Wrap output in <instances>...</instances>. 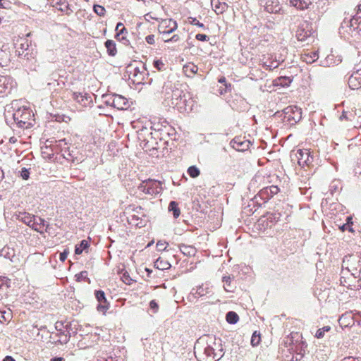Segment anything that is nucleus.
Wrapping results in <instances>:
<instances>
[{
    "label": "nucleus",
    "mask_w": 361,
    "mask_h": 361,
    "mask_svg": "<svg viewBox=\"0 0 361 361\" xmlns=\"http://www.w3.org/2000/svg\"><path fill=\"white\" fill-rule=\"evenodd\" d=\"M230 145L236 151L245 152L250 148L251 142L247 140L236 137L231 141Z\"/></svg>",
    "instance_id": "9b49d317"
},
{
    "label": "nucleus",
    "mask_w": 361,
    "mask_h": 361,
    "mask_svg": "<svg viewBox=\"0 0 361 361\" xmlns=\"http://www.w3.org/2000/svg\"><path fill=\"white\" fill-rule=\"evenodd\" d=\"M284 344L288 348V350L294 353L295 361H300L302 359L307 345L305 341H302V334L298 332L291 333L286 338Z\"/></svg>",
    "instance_id": "f03ea898"
},
{
    "label": "nucleus",
    "mask_w": 361,
    "mask_h": 361,
    "mask_svg": "<svg viewBox=\"0 0 361 361\" xmlns=\"http://www.w3.org/2000/svg\"><path fill=\"white\" fill-rule=\"evenodd\" d=\"M309 36L310 35L307 33V32L305 31L304 30H298L296 32V37L299 41H305Z\"/></svg>",
    "instance_id": "603ef678"
},
{
    "label": "nucleus",
    "mask_w": 361,
    "mask_h": 361,
    "mask_svg": "<svg viewBox=\"0 0 361 361\" xmlns=\"http://www.w3.org/2000/svg\"><path fill=\"white\" fill-rule=\"evenodd\" d=\"M290 5L298 10L304 11L310 8L312 2L306 0H290Z\"/></svg>",
    "instance_id": "b1692460"
},
{
    "label": "nucleus",
    "mask_w": 361,
    "mask_h": 361,
    "mask_svg": "<svg viewBox=\"0 0 361 361\" xmlns=\"http://www.w3.org/2000/svg\"><path fill=\"white\" fill-rule=\"evenodd\" d=\"M93 10L94 13H97L99 16H104L106 13L105 8L100 5H94Z\"/></svg>",
    "instance_id": "864d4df0"
},
{
    "label": "nucleus",
    "mask_w": 361,
    "mask_h": 361,
    "mask_svg": "<svg viewBox=\"0 0 361 361\" xmlns=\"http://www.w3.org/2000/svg\"><path fill=\"white\" fill-rule=\"evenodd\" d=\"M341 189V183L338 180H334L329 185V192L331 195H334L335 193L338 192Z\"/></svg>",
    "instance_id": "f704fd0d"
},
{
    "label": "nucleus",
    "mask_w": 361,
    "mask_h": 361,
    "mask_svg": "<svg viewBox=\"0 0 361 361\" xmlns=\"http://www.w3.org/2000/svg\"><path fill=\"white\" fill-rule=\"evenodd\" d=\"M15 255L14 249L8 246L4 247L0 251V256L9 259L11 262H13V258Z\"/></svg>",
    "instance_id": "bb28decb"
},
{
    "label": "nucleus",
    "mask_w": 361,
    "mask_h": 361,
    "mask_svg": "<svg viewBox=\"0 0 361 361\" xmlns=\"http://www.w3.org/2000/svg\"><path fill=\"white\" fill-rule=\"evenodd\" d=\"M279 191L280 189L277 185H271L270 186L264 187L259 191L256 196H255L252 201L254 203H257L259 207H261L262 204L267 202Z\"/></svg>",
    "instance_id": "39448f33"
},
{
    "label": "nucleus",
    "mask_w": 361,
    "mask_h": 361,
    "mask_svg": "<svg viewBox=\"0 0 361 361\" xmlns=\"http://www.w3.org/2000/svg\"><path fill=\"white\" fill-rule=\"evenodd\" d=\"M349 24H350V20H343V21L341 24L340 29L343 30L344 31L349 33V30H349Z\"/></svg>",
    "instance_id": "0e129e2a"
},
{
    "label": "nucleus",
    "mask_w": 361,
    "mask_h": 361,
    "mask_svg": "<svg viewBox=\"0 0 361 361\" xmlns=\"http://www.w3.org/2000/svg\"><path fill=\"white\" fill-rule=\"evenodd\" d=\"M94 295L98 302H106V300L105 293L102 290H96L94 291Z\"/></svg>",
    "instance_id": "8fccbe9b"
},
{
    "label": "nucleus",
    "mask_w": 361,
    "mask_h": 361,
    "mask_svg": "<svg viewBox=\"0 0 361 361\" xmlns=\"http://www.w3.org/2000/svg\"><path fill=\"white\" fill-rule=\"evenodd\" d=\"M16 54L18 56L22 57L27 61H31L35 57V54H34L32 51L30 52V50L26 52H25V51H20V50H16Z\"/></svg>",
    "instance_id": "4c0bfd02"
},
{
    "label": "nucleus",
    "mask_w": 361,
    "mask_h": 361,
    "mask_svg": "<svg viewBox=\"0 0 361 361\" xmlns=\"http://www.w3.org/2000/svg\"><path fill=\"white\" fill-rule=\"evenodd\" d=\"M346 266L348 271H355L352 274L357 278L361 273V252L346 255L343 259V268Z\"/></svg>",
    "instance_id": "20e7f679"
},
{
    "label": "nucleus",
    "mask_w": 361,
    "mask_h": 361,
    "mask_svg": "<svg viewBox=\"0 0 361 361\" xmlns=\"http://www.w3.org/2000/svg\"><path fill=\"white\" fill-rule=\"evenodd\" d=\"M16 50H20V51H25V52L29 51V44L27 41L25 40L23 43H21L20 47Z\"/></svg>",
    "instance_id": "69168bd1"
},
{
    "label": "nucleus",
    "mask_w": 361,
    "mask_h": 361,
    "mask_svg": "<svg viewBox=\"0 0 361 361\" xmlns=\"http://www.w3.org/2000/svg\"><path fill=\"white\" fill-rule=\"evenodd\" d=\"M122 281L127 285L132 283L133 279L130 277L129 274L127 271H125L121 276Z\"/></svg>",
    "instance_id": "4d7b16f0"
},
{
    "label": "nucleus",
    "mask_w": 361,
    "mask_h": 361,
    "mask_svg": "<svg viewBox=\"0 0 361 361\" xmlns=\"http://www.w3.org/2000/svg\"><path fill=\"white\" fill-rule=\"evenodd\" d=\"M68 254H69V250H68V249H65V250H64L62 252H61V253H60V255H59V259H60V261H61V262H64V261L66 259V258H67V257H68Z\"/></svg>",
    "instance_id": "338daca9"
},
{
    "label": "nucleus",
    "mask_w": 361,
    "mask_h": 361,
    "mask_svg": "<svg viewBox=\"0 0 361 361\" xmlns=\"http://www.w3.org/2000/svg\"><path fill=\"white\" fill-rule=\"evenodd\" d=\"M154 268L158 269L159 270H166L171 267V264L168 261L164 260L161 257H159L154 262Z\"/></svg>",
    "instance_id": "c756f323"
},
{
    "label": "nucleus",
    "mask_w": 361,
    "mask_h": 361,
    "mask_svg": "<svg viewBox=\"0 0 361 361\" xmlns=\"http://www.w3.org/2000/svg\"><path fill=\"white\" fill-rule=\"evenodd\" d=\"M353 223L351 221V218L350 217H348L347 218V223L346 224H343L342 226H340V229L342 231H348L350 232H354V230L353 228Z\"/></svg>",
    "instance_id": "c03bdc74"
},
{
    "label": "nucleus",
    "mask_w": 361,
    "mask_h": 361,
    "mask_svg": "<svg viewBox=\"0 0 361 361\" xmlns=\"http://www.w3.org/2000/svg\"><path fill=\"white\" fill-rule=\"evenodd\" d=\"M331 330L330 326H324L322 328L319 329L315 334V337L317 338H322L324 336L325 332H328Z\"/></svg>",
    "instance_id": "49530a36"
},
{
    "label": "nucleus",
    "mask_w": 361,
    "mask_h": 361,
    "mask_svg": "<svg viewBox=\"0 0 361 361\" xmlns=\"http://www.w3.org/2000/svg\"><path fill=\"white\" fill-rule=\"evenodd\" d=\"M146 71L144 65H141V68L134 66L132 63L128 65L126 67V73L128 75V80L135 85L144 83Z\"/></svg>",
    "instance_id": "423d86ee"
},
{
    "label": "nucleus",
    "mask_w": 361,
    "mask_h": 361,
    "mask_svg": "<svg viewBox=\"0 0 361 361\" xmlns=\"http://www.w3.org/2000/svg\"><path fill=\"white\" fill-rule=\"evenodd\" d=\"M329 5V0H319L315 4L314 11L317 13L318 16H321L324 13Z\"/></svg>",
    "instance_id": "a878e982"
},
{
    "label": "nucleus",
    "mask_w": 361,
    "mask_h": 361,
    "mask_svg": "<svg viewBox=\"0 0 361 361\" xmlns=\"http://www.w3.org/2000/svg\"><path fill=\"white\" fill-rule=\"evenodd\" d=\"M90 246L89 241L87 240H82L80 241L79 244L75 245V254L80 255L82 252L87 250Z\"/></svg>",
    "instance_id": "473e14b6"
},
{
    "label": "nucleus",
    "mask_w": 361,
    "mask_h": 361,
    "mask_svg": "<svg viewBox=\"0 0 361 361\" xmlns=\"http://www.w3.org/2000/svg\"><path fill=\"white\" fill-rule=\"evenodd\" d=\"M76 281L78 282H80L82 281H85L90 279L87 278V272L86 271H82L80 273L77 274L75 275Z\"/></svg>",
    "instance_id": "5fc2aeb1"
},
{
    "label": "nucleus",
    "mask_w": 361,
    "mask_h": 361,
    "mask_svg": "<svg viewBox=\"0 0 361 361\" xmlns=\"http://www.w3.org/2000/svg\"><path fill=\"white\" fill-rule=\"evenodd\" d=\"M16 219L30 227L33 228L35 231H39L37 228H35V216L25 212H18L16 214Z\"/></svg>",
    "instance_id": "f8f14e48"
},
{
    "label": "nucleus",
    "mask_w": 361,
    "mask_h": 361,
    "mask_svg": "<svg viewBox=\"0 0 361 361\" xmlns=\"http://www.w3.org/2000/svg\"><path fill=\"white\" fill-rule=\"evenodd\" d=\"M233 279L234 277L230 275L224 276L222 277V281L224 283V289L225 291L229 293H233L235 291L236 286L233 282Z\"/></svg>",
    "instance_id": "412c9836"
},
{
    "label": "nucleus",
    "mask_w": 361,
    "mask_h": 361,
    "mask_svg": "<svg viewBox=\"0 0 361 361\" xmlns=\"http://www.w3.org/2000/svg\"><path fill=\"white\" fill-rule=\"evenodd\" d=\"M293 80L290 77L281 76L276 79V85L281 87H288L292 82Z\"/></svg>",
    "instance_id": "58836bf2"
},
{
    "label": "nucleus",
    "mask_w": 361,
    "mask_h": 361,
    "mask_svg": "<svg viewBox=\"0 0 361 361\" xmlns=\"http://www.w3.org/2000/svg\"><path fill=\"white\" fill-rule=\"evenodd\" d=\"M352 117H354L352 113H348L347 111H343L339 118L341 121H351Z\"/></svg>",
    "instance_id": "bf43d9fd"
},
{
    "label": "nucleus",
    "mask_w": 361,
    "mask_h": 361,
    "mask_svg": "<svg viewBox=\"0 0 361 361\" xmlns=\"http://www.w3.org/2000/svg\"><path fill=\"white\" fill-rule=\"evenodd\" d=\"M73 98L78 103L85 106L87 102L89 103L92 101L91 97L88 94H82L81 92H74Z\"/></svg>",
    "instance_id": "393cba45"
},
{
    "label": "nucleus",
    "mask_w": 361,
    "mask_h": 361,
    "mask_svg": "<svg viewBox=\"0 0 361 361\" xmlns=\"http://www.w3.org/2000/svg\"><path fill=\"white\" fill-rule=\"evenodd\" d=\"M116 31L117 32L116 35V38L117 39H119L120 35H123L124 33L127 32L126 28L124 27L123 24L121 22L117 23L116 27Z\"/></svg>",
    "instance_id": "a19ab883"
},
{
    "label": "nucleus",
    "mask_w": 361,
    "mask_h": 361,
    "mask_svg": "<svg viewBox=\"0 0 361 361\" xmlns=\"http://www.w3.org/2000/svg\"><path fill=\"white\" fill-rule=\"evenodd\" d=\"M226 319L228 324H235L239 320V317L235 312L229 311L226 314Z\"/></svg>",
    "instance_id": "c9c22d12"
},
{
    "label": "nucleus",
    "mask_w": 361,
    "mask_h": 361,
    "mask_svg": "<svg viewBox=\"0 0 361 361\" xmlns=\"http://www.w3.org/2000/svg\"><path fill=\"white\" fill-rule=\"evenodd\" d=\"M266 11L270 13H277L281 10L279 0H267L264 5Z\"/></svg>",
    "instance_id": "f3484780"
},
{
    "label": "nucleus",
    "mask_w": 361,
    "mask_h": 361,
    "mask_svg": "<svg viewBox=\"0 0 361 361\" xmlns=\"http://www.w3.org/2000/svg\"><path fill=\"white\" fill-rule=\"evenodd\" d=\"M153 66L155 68H157L158 71H162L164 63L162 62L160 59L154 60L153 62Z\"/></svg>",
    "instance_id": "e2e57ef3"
},
{
    "label": "nucleus",
    "mask_w": 361,
    "mask_h": 361,
    "mask_svg": "<svg viewBox=\"0 0 361 361\" xmlns=\"http://www.w3.org/2000/svg\"><path fill=\"white\" fill-rule=\"evenodd\" d=\"M359 18L354 16L352 18L350 19V24H349V33L353 32V31L358 30L357 32H360L361 31L360 25H361V20L358 22Z\"/></svg>",
    "instance_id": "2f4dec72"
},
{
    "label": "nucleus",
    "mask_w": 361,
    "mask_h": 361,
    "mask_svg": "<svg viewBox=\"0 0 361 361\" xmlns=\"http://www.w3.org/2000/svg\"><path fill=\"white\" fill-rule=\"evenodd\" d=\"M168 209L169 212H172L173 216L175 219H177L178 217H179V216L180 214V211L178 207V204L176 201L170 202V203L169 204Z\"/></svg>",
    "instance_id": "72a5a7b5"
},
{
    "label": "nucleus",
    "mask_w": 361,
    "mask_h": 361,
    "mask_svg": "<svg viewBox=\"0 0 361 361\" xmlns=\"http://www.w3.org/2000/svg\"><path fill=\"white\" fill-rule=\"evenodd\" d=\"M348 85L352 90H358L361 87V71H354L348 78Z\"/></svg>",
    "instance_id": "ddd939ff"
},
{
    "label": "nucleus",
    "mask_w": 361,
    "mask_h": 361,
    "mask_svg": "<svg viewBox=\"0 0 361 361\" xmlns=\"http://www.w3.org/2000/svg\"><path fill=\"white\" fill-rule=\"evenodd\" d=\"M195 38L196 39L202 42H206L209 40V37L205 34H197Z\"/></svg>",
    "instance_id": "774afa93"
},
{
    "label": "nucleus",
    "mask_w": 361,
    "mask_h": 361,
    "mask_svg": "<svg viewBox=\"0 0 361 361\" xmlns=\"http://www.w3.org/2000/svg\"><path fill=\"white\" fill-rule=\"evenodd\" d=\"M149 307L153 313H157L159 310V305L155 300L149 302Z\"/></svg>",
    "instance_id": "680f3d73"
},
{
    "label": "nucleus",
    "mask_w": 361,
    "mask_h": 361,
    "mask_svg": "<svg viewBox=\"0 0 361 361\" xmlns=\"http://www.w3.org/2000/svg\"><path fill=\"white\" fill-rule=\"evenodd\" d=\"M342 61V58L341 56H334V54H331L328 55L324 60H322L320 61V65L324 67H330V66H334Z\"/></svg>",
    "instance_id": "dca6fc26"
},
{
    "label": "nucleus",
    "mask_w": 361,
    "mask_h": 361,
    "mask_svg": "<svg viewBox=\"0 0 361 361\" xmlns=\"http://www.w3.org/2000/svg\"><path fill=\"white\" fill-rule=\"evenodd\" d=\"M318 58L319 55L317 51H311L303 56V61L307 63H312L318 59Z\"/></svg>",
    "instance_id": "e433bc0d"
},
{
    "label": "nucleus",
    "mask_w": 361,
    "mask_h": 361,
    "mask_svg": "<svg viewBox=\"0 0 361 361\" xmlns=\"http://www.w3.org/2000/svg\"><path fill=\"white\" fill-rule=\"evenodd\" d=\"M146 194L147 195H157L161 193L163 190L161 183L157 180L149 178L146 180Z\"/></svg>",
    "instance_id": "9d476101"
},
{
    "label": "nucleus",
    "mask_w": 361,
    "mask_h": 361,
    "mask_svg": "<svg viewBox=\"0 0 361 361\" xmlns=\"http://www.w3.org/2000/svg\"><path fill=\"white\" fill-rule=\"evenodd\" d=\"M261 341V337L259 333H257V331H254V333L252 335L251 337V345L255 347L257 346Z\"/></svg>",
    "instance_id": "a18cd8bd"
},
{
    "label": "nucleus",
    "mask_w": 361,
    "mask_h": 361,
    "mask_svg": "<svg viewBox=\"0 0 361 361\" xmlns=\"http://www.w3.org/2000/svg\"><path fill=\"white\" fill-rule=\"evenodd\" d=\"M109 303L107 302V300H106V302H99V304L97 306V311L102 312L103 314H104L107 311V310H109Z\"/></svg>",
    "instance_id": "de8ad7c7"
},
{
    "label": "nucleus",
    "mask_w": 361,
    "mask_h": 361,
    "mask_svg": "<svg viewBox=\"0 0 361 361\" xmlns=\"http://www.w3.org/2000/svg\"><path fill=\"white\" fill-rule=\"evenodd\" d=\"M213 344L214 345V354L212 357H214V361H219L224 354L221 339L219 338L216 341V339L214 338Z\"/></svg>",
    "instance_id": "4be33fe9"
},
{
    "label": "nucleus",
    "mask_w": 361,
    "mask_h": 361,
    "mask_svg": "<svg viewBox=\"0 0 361 361\" xmlns=\"http://www.w3.org/2000/svg\"><path fill=\"white\" fill-rule=\"evenodd\" d=\"M11 61V53L6 47L0 48V66H6Z\"/></svg>",
    "instance_id": "aec40b11"
},
{
    "label": "nucleus",
    "mask_w": 361,
    "mask_h": 361,
    "mask_svg": "<svg viewBox=\"0 0 361 361\" xmlns=\"http://www.w3.org/2000/svg\"><path fill=\"white\" fill-rule=\"evenodd\" d=\"M295 157L297 159L298 165L301 167H310L314 161V157L312 154H311L310 149H298Z\"/></svg>",
    "instance_id": "6e6552de"
},
{
    "label": "nucleus",
    "mask_w": 361,
    "mask_h": 361,
    "mask_svg": "<svg viewBox=\"0 0 361 361\" xmlns=\"http://www.w3.org/2000/svg\"><path fill=\"white\" fill-rule=\"evenodd\" d=\"M130 102L126 97L116 94V95L114 97L113 107L118 110H127L130 108Z\"/></svg>",
    "instance_id": "2eb2a0df"
},
{
    "label": "nucleus",
    "mask_w": 361,
    "mask_h": 361,
    "mask_svg": "<svg viewBox=\"0 0 361 361\" xmlns=\"http://www.w3.org/2000/svg\"><path fill=\"white\" fill-rule=\"evenodd\" d=\"M178 28V24L172 18L163 20L159 25L158 30L161 34H171Z\"/></svg>",
    "instance_id": "1a4fd4ad"
},
{
    "label": "nucleus",
    "mask_w": 361,
    "mask_h": 361,
    "mask_svg": "<svg viewBox=\"0 0 361 361\" xmlns=\"http://www.w3.org/2000/svg\"><path fill=\"white\" fill-rule=\"evenodd\" d=\"M33 115L30 109L20 108L13 114V119L18 128H29L32 126Z\"/></svg>",
    "instance_id": "7ed1b4c3"
},
{
    "label": "nucleus",
    "mask_w": 361,
    "mask_h": 361,
    "mask_svg": "<svg viewBox=\"0 0 361 361\" xmlns=\"http://www.w3.org/2000/svg\"><path fill=\"white\" fill-rule=\"evenodd\" d=\"M278 66H279V63L276 61H271L269 64L267 63V62H264L263 64V67L266 70H269V71L275 69Z\"/></svg>",
    "instance_id": "6e6d98bb"
},
{
    "label": "nucleus",
    "mask_w": 361,
    "mask_h": 361,
    "mask_svg": "<svg viewBox=\"0 0 361 361\" xmlns=\"http://www.w3.org/2000/svg\"><path fill=\"white\" fill-rule=\"evenodd\" d=\"M56 336H59V338L57 339L56 341H53V343H54L55 345H63L66 344L69 341L71 338V333L68 332V334H65L64 331H61L60 333L57 334Z\"/></svg>",
    "instance_id": "cd10ccee"
},
{
    "label": "nucleus",
    "mask_w": 361,
    "mask_h": 361,
    "mask_svg": "<svg viewBox=\"0 0 361 361\" xmlns=\"http://www.w3.org/2000/svg\"><path fill=\"white\" fill-rule=\"evenodd\" d=\"M107 53L111 56H114L117 53L116 43L114 40L107 39L104 43Z\"/></svg>",
    "instance_id": "c85d7f7f"
},
{
    "label": "nucleus",
    "mask_w": 361,
    "mask_h": 361,
    "mask_svg": "<svg viewBox=\"0 0 361 361\" xmlns=\"http://www.w3.org/2000/svg\"><path fill=\"white\" fill-rule=\"evenodd\" d=\"M180 250L186 256H195L197 252L196 249L193 246L184 244L180 245Z\"/></svg>",
    "instance_id": "7c9ffc66"
},
{
    "label": "nucleus",
    "mask_w": 361,
    "mask_h": 361,
    "mask_svg": "<svg viewBox=\"0 0 361 361\" xmlns=\"http://www.w3.org/2000/svg\"><path fill=\"white\" fill-rule=\"evenodd\" d=\"M169 243L166 241L159 240L157 243V248L158 251H164L166 249Z\"/></svg>",
    "instance_id": "052dcab7"
},
{
    "label": "nucleus",
    "mask_w": 361,
    "mask_h": 361,
    "mask_svg": "<svg viewBox=\"0 0 361 361\" xmlns=\"http://www.w3.org/2000/svg\"><path fill=\"white\" fill-rule=\"evenodd\" d=\"M116 95V94H104L102 96L103 99H104V103L108 105L113 106H114V97Z\"/></svg>",
    "instance_id": "37998d69"
},
{
    "label": "nucleus",
    "mask_w": 361,
    "mask_h": 361,
    "mask_svg": "<svg viewBox=\"0 0 361 361\" xmlns=\"http://www.w3.org/2000/svg\"><path fill=\"white\" fill-rule=\"evenodd\" d=\"M214 354V344L207 343V346L204 348V351L200 361H214L212 356Z\"/></svg>",
    "instance_id": "a211bd4d"
},
{
    "label": "nucleus",
    "mask_w": 361,
    "mask_h": 361,
    "mask_svg": "<svg viewBox=\"0 0 361 361\" xmlns=\"http://www.w3.org/2000/svg\"><path fill=\"white\" fill-rule=\"evenodd\" d=\"M188 22H189L190 24L193 25H196L198 27L202 28L204 30L207 29L206 27V26L202 23H200L199 20H197L196 18L189 17L188 18Z\"/></svg>",
    "instance_id": "09e8293b"
},
{
    "label": "nucleus",
    "mask_w": 361,
    "mask_h": 361,
    "mask_svg": "<svg viewBox=\"0 0 361 361\" xmlns=\"http://www.w3.org/2000/svg\"><path fill=\"white\" fill-rule=\"evenodd\" d=\"M148 126L150 130H154L155 131V133H159L160 131H162L161 128H157L155 126H152V123L150 122H147L145 126H142L141 128H140V135L143 133L148 131Z\"/></svg>",
    "instance_id": "ea45409f"
},
{
    "label": "nucleus",
    "mask_w": 361,
    "mask_h": 361,
    "mask_svg": "<svg viewBox=\"0 0 361 361\" xmlns=\"http://www.w3.org/2000/svg\"><path fill=\"white\" fill-rule=\"evenodd\" d=\"M30 169H27L26 168H23L21 169V170L19 171V173H20V176L23 179V180H27L30 177V171H29Z\"/></svg>",
    "instance_id": "13d9d810"
},
{
    "label": "nucleus",
    "mask_w": 361,
    "mask_h": 361,
    "mask_svg": "<svg viewBox=\"0 0 361 361\" xmlns=\"http://www.w3.org/2000/svg\"><path fill=\"white\" fill-rule=\"evenodd\" d=\"M63 156L66 159L71 160L72 161H74L75 159H76L74 155V151L70 150L68 147L64 150Z\"/></svg>",
    "instance_id": "3c124183"
},
{
    "label": "nucleus",
    "mask_w": 361,
    "mask_h": 361,
    "mask_svg": "<svg viewBox=\"0 0 361 361\" xmlns=\"http://www.w3.org/2000/svg\"><path fill=\"white\" fill-rule=\"evenodd\" d=\"M188 174L191 177V178H197L200 173V169L196 167L195 166H190L188 169Z\"/></svg>",
    "instance_id": "79ce46f5"
},
{
    "label": "nucleus",
    "mask_w": 361,
    "mask_h": 361,
    "mask_svg": "<svg viewBox=\"0 0 361 361\" xmlns=\"http://www.w3.org/2000/svg\"><path fill=\"white\" fill-rule=\"evenodd\" d=\"M281 116L284 122L293 125L301 120L302 110L296 106H288L283 110Z\"/></svg>",
    "instance_id": "0eeeda50"
},
{
    "label": "nucleus",
    "mask_w": 361,
    "mask_h": 361,
    "mask_svg": "<svg viewBox=\"0 0 361 361\" xmlns=\"http://www.w3.org/2000/svg\"><path fill=\"white\" fill-rule=\"evenodd\" d=\"M13 86V80L9 76L0 75V93L10 92Z\"/></svg>",
    "instance_id": "4468645a"
},
{
    "label": "nucleus",
    "mask_w": 361,
    "mask_h": 361,
    "mask_svg": "<svg viewBox=\"0 0 361 361\" xmlns=\"http://www.w3.org/2000/svg\"><path fill=\"white\" fill-rule=\"evenodd\" d=\"M53 6H56L59 11L65 13L68 16L73 13L66 0H57Z\"/></svg>",
    "instance_id": "5701e85b"
},
{
    "label": "nucleus",
    "mask_w": 361,
    "mask_h": 361,
    "mask_svg": "<svg viewBox=\"0 0 361 361\" xmlns=\"http://www.w3.org/2000/svg\"><path fill=\"white\" fill-rule=\"evenodd\" d=\"M211 293L209 285H202L199 286L196 290L194 288L190 293V297L192 298H201Z\"/></svg>",
    "instance_id": "6ab92c4d"
},
{
    "label": "nucleus",
    "mask_w": 361,
    "mask_h": 361,
    "mask_svg": "<svg viewBox=\"0 0 361 361\" xmlns=\"http://www.w3.org/2000/svg\"><path fill=\"white\" fill-rule=\"evenodd\" d=\"M165 99L170 100L169 106L176 107L180 112H189L192 110L194 102L189 93L183 90L176 88L171 92H166Z\"/></svg>",
    "instance_id": "f257e3e1"
}]
</instances>
